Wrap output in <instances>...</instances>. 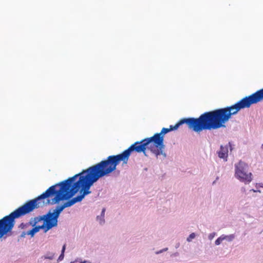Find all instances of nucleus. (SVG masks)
<instances>
[{
  "mask_svg": "<svg viewBox=\"0 0 263 263\" xmlns=\"http://www.w3.org/2000/svg\"><path fill=\"white\" fill-rule=\"evenodd\" d=\"M102 177L93 165L66 180L51 186L42 194L27 201L0 220V238L12 230L15 224V219L45 205H53L61 201L67 200L62 205L57 206L52 212L49 211L45 215L35 217L29 222L31 226H35L43 221L42 225L50 223L52 228L57 227L61 212L65 208L81 201L86 195L90 194L91 186Z\"/></svg>",
  "mask_w": 263,
  "mask_h": 263,
  "instance_id": "1",
  "label": "nucleus"
},
{
  "mask_svg": "<svg viewBox=\"0 0 263 263\" xmlns=\"http://www.w3.org/2000/svg\"><path fill=\"white\" fill-rule=\"evenodd\" d=\"M102 177L93 165L66 180L51 186L42 194L27 201L0 220V238L12 230L15 224V219L45 205H53L61 201L67 200L62 205L57 206L52 212L49 211L45 215L35 217L29 222L31 226H35L43 221L42 225L50 223L52 228L57 227L61 212L65 208L81 201L86 195L90 194L91 186Z\"/></svg>",
  "mask_w": 263,
  "mask_h": 263,
  "instance_id": "2",
  "label": "nucleus"
},
{
  "mask_svg": "<svg viewBox=\"0 0 263 263\" xmlns=\"http://www.w3.org/2000/svg\"><path fill=\"white\" fill-rule=\"evenodd\" d=\"M184 123H186L190 129L195 132L200 133L203 130L199 118L182 119L174 126L170 125L168 128H163L160 133L155 134L150 138L137 141L121 154L109 156L106 159L94 165L103 177L115 171L120 162L122 161L123 164H127L130 155L134 152L138 153H143L146 156V149L148 148L157 158L161 155L165 158L166 154L164 152L165 145L163 144L164 135L170 131L177 129L180 125Z\"/></svg>",
  "mask_w": 263,
  "mask_h": 263,
  "instance_id": "3",
  "label": "nucleus"
},
{
  "mask_svg": "<svg viewBox=\"0 0 263 263\" xmlns=\"http://www.w3.org/2000/svg\"><path fill=\"white\" fill-rule=\"evenodd\" d=\"M184 123H186L190 129L195 132L200 133L203 130L199 118L182 119L174 126L170 125L168 128H163L160 133L155 134L150 138L137 141L121 154L109 156L106 159L94 165L103 177L115 171L120 162L122 161L123 164H127L130 155L134 152L138 153H143L146 156V149L148 148L157 158L161 155L165 158L166 154L164 152L165 145L163 144L164 135L170 131L177 129L180 125Z\"/></svg>",
  "mask_w": 263,
  "mask_h": 263,
  "instance_id": "4",
  "label": "nucleus"
},
{
  "mask_svg": "<svg viewBox=\"0 0 263 263\" xmlns=\"http://www.w3.org/2000/svg\"><path fill=\"white\" fill-rule=\"evenodd\" d=\"M262 100L263 88L242 98L231 106L203 113L199 117L203 130L225 127L224 124L232 115L236 114L241 109L249 108L252 104H256Z\"/></svg>",
  "mask_w": 263,
  "mask_h": 263,
  "instance_id": "5",
  "label": "nucleus"
},
{
  "mask_svg": "<svg viewBox=\"0 0 263 263\" xmlns=\"http://www.w3.org/2000/svg\"><path fill=\"white\" fill-rule=\"evenodd\" d=\"M248 165L245 162L240 161L235 165L236 177L241 181L249 183L252 181L251 173H248Z\"/></svg>",
  "mask_w": 263,
  "mask_h": 263,
  "instance_id": "6",
  "label": "nucleus"
},
{
  "mask_svg": "<svg viewBox=\"0 0 263 263\" xmlns=\"http://www.w3.org/2000/svg\"><path fill=\"white\" fill-rule=\"evenodd\" d=\"M218 157L220 158L223 159L224 161H227L228 156V146H224L221 145L220 150L217 152Z\"/></svg>",
  "mask_w": 263,
  "mask_h": 263,
  "instance_id": "7",
  "label": "nucleus"
},
{
  "mask_svg": "<svg viewBox=\"0 0 263 263\" xmlns=\"http://www.w3.org/2000/svg\"><path fill=\"white\" fill-rule=\"evenodd\" d=\"M33 227V229L35 233L38 232L41 229H42L44 232L46 233L48 231L52 228V226L50 223L47 225H36Z\"/></svg>",
  "mask_w": 263,
  "mask_h": 263,
  "instance_id": "8",
  "label": "nucleus"
},
{
  "mask_svg": "<svg viewBox=\"0 0 263 263\" xmlns=\"http://www.w3.org/2000/svg\"><path fill=\"white\" fill-rule=\"evenodd\" d=\"M226 239V237H224L223 235L221 236L220 237H218L215 241V243L216 245H219L221 243V242L224 239Z\"/></svg>",
  "mask_w": 263,
  "mask_h": 263,
  "instance_id": "9",
  "label": "nucleus"
},
{
  "mask_svg": "<svg viewBox=\"0 0 263 263\" xmlns=\"http://www.w3.org/2000/svg\"><path fill=\"white\" fill-rule=\"evenodd\" d=\"M105 212V209L104 208L102 209L101 215V216L102 217V218L101 217H99V216L97 217V219L98 220H100V223H103L104 222V217Z\"/></svg>",
  "mask_w": 263,
  "mask_h": 263,
  "instance_id": "10",
  "label": "nucleus"
},
{
  "mask_svg": "<svg viewBox=\"0 0 263 263\" xmlns=\"http://www.w3.org/2000/svg\"><path fill=\"white\" fill-rule=\"evenodd\" d=\"M65 248H66V245H64L63 246V248H62L61 254L60 255V256L59 257V260H62L63 259V258H64V251L65 250Z\"/></svg>",
  "mask_w": 263,
  "mask_h": 263,
  "instance_id": "11",
  "label": "nucleus"
},
{
  "mask_svg": "<svg viewBox=\"0 0 263 263\" xmlns=\"http://www.w3.org/2000/svg\"><path fill=\"white\" fill-rule=\"evenodd\" d=\"M35 234V233L34 232V231L33 229V228L26 232L27 235H30L32 237L34 236Z\"/></svg>",
  "mask_w": 263,
  "mask_h": 263,
  "instance_id": "12",
  "label": "nucleus"
},
{
  "mask_svg": "<svg viewBox=\"0 0 263 263\" xmlns=\"http://www.w3.org/2000/svg\"><path fill=\"white\" fill-rule=\"evenodd\" d=\"M195 237V234L194 233H191L189 236L187 238V241L190 242L193 239H194Z\"/></svg>",
  "mask_w": 263,
  "mask_h": 263,
  "instance_id": "13",
  "label": "nucleus"
},
{
  "mask_svg": "<svg viewBox=\"0 0 263 263\" xmlns=\"http://www.w3.org/2000/svg\"><path fill=\"white\" fill-rule=\"evenodd\" d=\"M224 237H226V239H228L229 241H232L234 238V235L233 234L229 236H224Z\"/></svg>",
  "mask_w": 263,
  "mask_h": 263,
  "instance_id": "14",
  "label": "nucleus"
},
{
  "mask_svg": "<svg viewBox=\"0 0 263 263\" xmlns=\"http://www.w3.org/2000/svg\"><path fill=\"white\" fill-rule=\"evenodd\" d=\"M44 258L45 259H52L53 258V255H51L50 256L46 255L44 256Z\"/></svg>",
  "mask_w": 263,
  "mask_h": 263,
  "instance_id": "15",
  "label": "nucleus"
},
{
  "mask_svg": "<svg viewBox=\"0 0 263 263\" xmlns=\"http://www.w3.org/2000/svg\"><path fill=\"white\" fill-rule=\"evenodd\" d=\"M215 233H214L210 234L209 236V239H211V240L212 239L214 238V237L215 236Z\"/></svg>",
  "mask_w": 263,
  "mask_h": 263,
  "instance_id": "16",
  "label": "nucleus"
},
{
  "mask_svg": "<svg viewBox=\"0 0 263 263\" xmlns=\"http://www.w3.org/2000/svg\"><path fill=\"white\" fill-rule=\"evenodd\" d=\"M71 263H81V261H79V260H75L74 261H73V262H71Z\"/></svg>",
  "mask_w": 263,
  "mask_h": 263,
  "instance_id": "17",
  "label": "nucleus"
},
{
  "mask_svg": "<svg viewBox=\"0 0 263 263\" xmlns=\"http://www.w3.org/2000/svg\"><path fill=\"white\" fill-rule=\"evenodd\" d=\"M27 235L26 234V233L25 232H23L22 234H21V237H25V236Z\"/></svg>",
  "mask_w": 263,
  "mask_h": 263,
  "instance_id": "18",
  "label": "nucleus"
},
{
  "mask_svg": "<svg viewBox=\"0 0 263 263\" xmlns=\"http://www.w3.org/2000/svg\"><path fill=\"white\" fill-rule=\"evenodd\" d=\"M81 263H91L89 261H81Z\"/></svg>",
  "mask_w": 263,
  "mask_h": 263,
  "instance_id": "19",
  "label": "nucleus"
},
{
  "mask_svg": "<svg viewBox=\"0 0 263 263\" xmlns=\"http://www.w3.org/2000/svg\"><path fill=\"white\" fill-rule=\"evenodd\" d=\"M261 148L263 149V144L261 145Z\"/></svg>",
  "mask_w": 263,
  "mask_h": 263,
  "instance_id": "20",
  "label": "nucleus"
},
{
  "mask_svg": "<svg viewBox=\"0 0 263 263\" xmlns=\"http://www.w3.org/2000/svg\"><path fill=\"white\" fill-rule=\"evenodd\" d=\"M229 145L230 146H231V144H230V142L229 143Z\"/></svg>",
  "mask_w": 263,
  "mask_h": 263,
  "instance_id": "21",
  "label": "nucleus"
}]
</instances>
